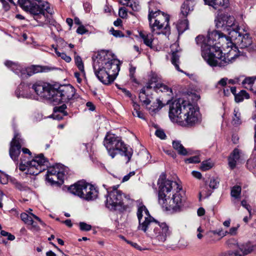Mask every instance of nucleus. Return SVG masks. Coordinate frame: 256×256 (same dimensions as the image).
Returning a JSON list of instances; mask_svg holds the SVG:
<instances>
[{
    "label": "nucleus",
    "instance_id": "8fccbe9b",
    "mask_svg": "<svg viewBox=\"0 0 256 256\" xmlns=\"http://www.w3.org/2000/svg\"><path fill=\"white\" fill-rule=\"evenodd\" d=\"M156 136L162 140H164L166 138V135L162 130L158 129L155 132Z\"/></svg>",
    "mask_w": 256,
    "mask_h": 256
},
{
    "label": "nucleus",
    "instance_id": "dca6fc26",
    "mask_svg": "<svg viewBox=\"0 0 256 256\" xmlns=\"http://www.w3.org/2000/svg\"><path fill=\"white\" fill-rule=\"evenodd\" d=\"M94 74L104 84H110L116 78L113 75H111L109 72H108V71L106 70L100 65L97 68V65L94 64Z\"/></svg>",
    "mask_w": 256,
    "mask_h": 256
},
{
    "label": "nucleus",
    "instance_id": "cd10ccee",
    "mask_svg": "<svg viewBox=\"0 0 256 256\" xmlns=\"http://www.w3.org/2000/svg\"><path fill=\"white\" fill-rule=\"evenodd\" d=\"M146 86L142 88L140 90L139 98L141 102L146 105L150 104L151 101L148 98V92H146Z\"/></svg>",
    "mask_w": 256,
    "mask_h": 256
},
{
    "label": "nucleus",
    "instance_id": "de8ad7c7",
    "mask_svg": "<svg viewBox=\"0 0 256 256\" xmlns=\"http://www.w3.org/2000/svg\"><path fill=\"white\" fill-rule=\"evenodd\" d=\"M185 162L186 163L192 164V163H199L200 162V158L198 156H194L185 160Z\"/></svg>",
    "mask_w": 256,
    "mask_h": 256
},
{
    "label": "nucleus",
    "instance_id": "603ef678",
    "mask_svg": "<svg viewBox=\"0 0 256 256\" xmlns=\"http://www.w3.org/2000/svg\"><path fill=\"white\" fill-rule=\"evenodd\" d=\"M241 193H231V196L233 198L232 201L236 203L241 198Z\"/></svg>",
    "mask_w": 256,
    "mask_h": 256
},
{
    "label": "nucleus",
    "instance_id": "052dcab7",
    "mask_svg": "<svg viewBox=\"0 0 256 256\" xmlns=\"http://www.w3.org/2000/svg\"><path fill=\"white\" fill-rule=\"evenodd\" d=\"M134 174H135V172L134 171L130 172L127 175L125 176L123 178L122 182H124L128 181L132 176H134Z\"/></svg>",
    "mask_w": 256,
    "mask_h": 256
},
{
    "label": "nucleus",
    "instance_id": "4d7b16f0",
    "mask_svg": "<svg viewBox=\"0 0 256 256\" xmlns=\"http://www.w3.org/2000/svg\"><path fill=\"white\" fill-rule=\"evenodd\" d=\"M0 182L2 184H6L7 183L8 180V176L4 174L3 172H2L0 174Z\"/></svg>",
    "mask_w": 256,
    "mask_h": 256
},
{
    "label": "nucleus",
    "instance_id": "f704fd0d",
    "mask_svg": "<svg viewBox=\"0 0 256 256\" xmlns=\"http://www.w3.org/2000/svg\"><path fill=\"white\" fill-rule=\"evenodd\" d=\"M164 104H162V101L160 99H157L156 102H154L152 107L153 108H150V110L152 112L154 113L158 112L163 106Z\"/></svg>",
    "mask_w": 256,
    "mask_h": 256
},
{
    "label": "nucleus",
    "instance_id": "79ce46f5",
    "mask_svg": "<svg viewBox=\"0 0 256 256\" xmlns=\"http://www.w3.org/2000/svg\"><path fill=\"white\" fill-rule=\"evenodd\" d=\"M21 220L26 224H32V219L30 216H28L26 213L23 212L20 214Z\"/></svg>",
    "mask_w": 256,
    "mask_h": 256
},
{
    "label": "nucleus",
    "instance_id": "58836bf2",
    "mask_svg": "<svg viewBox=\"0 0 256 256\" xmlns=\"http://www.w3.org/2000/svg\"><path fill=\"white\" fill-rule=\"evenodd\" d=\"M232 123L236 126L241 124L240 114L236 110H234V116L232 118Z\"/></svg>",
    "mask_w": 256,
    "mask_h": 256
},
{
    "label": "nucleus",
    "instance_id": "ddd939ff",
    "mask_svg": "<svg viewBox=\"0 0 256 256\" xmlns=\"http://www.w3.org/2000/svg\"><path fill=\"white\" fill-rule=\"evenodd\" d=\"M100 61L98 62L99 64H101L100 66L116 78L120 70V62L116 58H105Z\"/></svg>",
    "mask_w": 256,
    "mask_h": 256
},
{
    "label": "nucleus",
    "instance_id": "bb28decb",
    "mask_svg": "<svg viewBox=\"0 0 256 256\" xmlns=\"http://www.w3.org/2000/svg\"><path fill=\"white\" fill-rule=\"evenodd\" d=\"M82 200L87 201L93 200L98 198L97 193H72Z\"/></svg>",
    "mask_w": 256,
    "mask_h": 256
},
{
    "label": "nucleus",
    "instance_id": "72a5a7b5",
    "mask_svg": "<svg viewBox=\"0 0 256 256\" xmlns=\"http://www.w3.org/2000/svg\"><path fill=\"white\" fill-rule=\"evenodd\" d=\"M154 90L158 92V91L161 92H168V91L170 92H172V89L170 88L167 86L162 84V83H158L156 84V86H154Z\"/></svg>",
    "mask_w": 256,
    "mask_h": 256
},
{
    "label": "nucleus",
    "instance_id": "c03bdc74",
    "mask_svg": "<svg viewBox=\"0 0 256 256\" xmlns=\"http://www.w3.org/2000/svg\"><path fill=\"white\" fill-rule=\"evenodd\" d=\"M220 179L218 178H212L210 179L209 186L213 190L217 188L219 186Z\"/></svg>",
    "mask_w": 256,
    "mask_h": 256
},
{
    "label": "nucleus",
    "instance_id": "69168bd1",
    "mask_svg": "<svg viewBox=\"0 0 256 256\" xmlns=\"http://www.w3.org/2000/svg\"><path fill=\"white\" fill-rule=\"evenodd\" d=\"M132 114L134 116H136L137 117L142 118L144 119V117L143 116V114L141 112L140 110L134 111L132 112Z\"/></svg>",
    "mask_w": 256,
    "mask_h": 256
},
{
    "label": "nucleus",
    "instance_id": "0eeeda50",
    "mask_svg": "<svg viewBox=\"0 0 256 256\" xmlns=\"http://www.w3.org/2000/svg\"><path fill=\"white\" fill-rule=\"evenodd\" d=\"M51 92L52 101L56 104L68 102L79 97L76 93L74 87L70 84L62 85L57 88H54Z\"/></svg>",
    "mask_w": 256,
    "mask_h": 256
},
{
    "label": "nucleus",
    "instance_id": "2eb2a0df",
    "mask_svg": "<svg viewBox=\"0 0 256 256\" xmlns=\"http://www.w3.org/2000/svg\"><path fill=\"white\" fill-rule=\"evenodd\" d=\"M238 250L230 251L220 256H245L251 253L254 249V246L250 242L238 245Z\"/></svg>",
    "mask_w": 256,
    "mask_h": 256
},
{
    "label": "nucleus",
    "instance_id": "7ed1b4c3",
    "mask_svg": "<svg viewBox=\"0 0 256 256\" xmlns=\"http://www.w3.org/2000/svg\"><path fill=\"white\" fill-rule=\"evenodd\" d=\"M169 116L170 119L177 118L178 122H185L187 125L192 126L199 122L200 115L198 110L192 104L182 101L174 100L170 106Z\"/></svg>",
    "mask_w": 256,
    "mask_h": 256
},
{
    "label": "nucleus",
    "instance_id": "aec40b11",
    "mask_svg": "<svg viewBox=\"0 0 256 256\" xmlns=\"http://www.w3.org/2000/svg\"><path fill=\"white\" fill-rule=\"evenodd\" d=\"M64 173H58L54 175H46V179L52 185L60 186L64 182Z\"/></svg>",
    "mask_w": 256,
    "mask_h": 256
},
{
    "label": "nucleus",
    "instance_id": "a211bd4d",
    "mask_svg": "<svg viewBox=\"0 0 256 256\" xmlns=\"http://www.w3.org/2000/svg\"><path fill=\"white\" fill-rule=\"evenodd\" d=\"M54 88L48 85L34 84L32 86V90H34L38 95L42 98H46L52 101V95L51 91Z\"/></svg>",
    "mask_w": 256,
    "mask_h": 256
},
{
    "label": "nucleus",
    "instance_id": "5fc2aeb1",
    "mask_svg": "<svg viewBox=\"0 0 256 256\" xmlns=\"http://www.w3.org/2000/svg\"><path fill=\"white\" fill-rule=\"evenodd\" d=\"M118 14L122 18H125L127 16V11L125 8H120L119 9Z\"/></svg>",
    "mask_w": 256,
    "mask_h": 256
},
{
    "label": "nucleus",
    "instance_id": "f8f14e48",
    "mask_svg": "<svg viewBox=\"0 0 256 256\" xmlns=\"http://www.w3.org/2000/svg\"><path fill=\"white\" fill-rule=\"evenodd\" d=\"M216 22V28L223 30H230V28L236 26L234 18L228 14H221L217 17Z\"/></svg>",
    "mask_w": 256,
    "mask_h": 256
},
{
    "label": "nucleus",
    "instance_id": "f3484780",
    "mask_svg": "<svg viewBox=\"0 0 256 256\" xmlns=\"http://www.w3.org/2000/svg\"><path fill=\"white\" fill-rule=\"evenodd\" d=\"M105 197L106 206L110 210H116L118 206L122 204V193H108Z\"/></svg>",
    "mask_w": 256,
    "mask_h": 256
},
{
    "label": "nucleus",
    "instance_id": "9d476101",
    "mask_svg": "<svg viewBox=\"0 0 256 256\" xmlns=\"http://www.w3.org/2000/svg\"><path fill=\"white\" fill-rule=\"evenodd\" d=\"M239 29L240 28H238V26H236L232 28H230V30H228V32L229 34L228 37L226 36L223 34L224 36L220 38H224L226 40V41L227 42L226 44L228 48H231V50H229L227 54L226 58V60H228V58H230V57H233V58L230 59V62H232V60H233L235 56H236V54H234V56H231L232 54L234 52H236L235 50H234V49H236V47L235 46L232 47L233 44L231 42V40H236L235 42L236 43L238 42V38L240 37L242 35L239 32Z\"/></svg>",
    "mask_w": 256,
    "mask_h": 256
},
{
    "label": "nucleus",
    "instance_id": "6e6d98bb",
    "mask_svg": "<svg viewBox=\"0 0 256 256\" xmlns=\"http://www.w3.org/2000/svg\"><path fill=\"white\" fill-rule=\"evenodd\" d=\"M126 242H127L128 244H130L132 246L134 247V248H136V249H137L138 250H146V248H142L140 246H138V244H136V242H130L128 240H126Z\"/></svg>",
    "mask_w": 256,
    "mask_h": 256
},
{
    "label": "nucleus",
    "instance_id": "c756f323",
    "mask_svg": "<svg viewBox=\"0 0 256 256\" xmlns=\"http://www.w3.org/2000/svg\"><path fill=\"white\" fill-rule=\"evenodd\" d=\"M12 183L14 186L18 190L28 191L30 190V188L26 183H21L17 181L16 180H12Z\"/></svg>",
    "mask_w": 256,
    "mask_h": 256
},
{
    "label": "nucleus",
    "instance_id": "3c124183",
    "mask_svg": "<svg viewBox=\"0 0 256 256\" xmlns=\"http://www.w3.org/2000/svg\"><path fill=\"white\" fill-rule=\"evenodd\" d=\"M0 234L2 236H8V240H13L15 239L14 236L4 230H1Z\"/></svg>",
    "mask_w": 256,
    "mask_h": 256
},
{
    "label": "nucleus",
    "instance_id": "f03ea898",
    "mask_svg": "<svg viewBox=\"0 0 256 256\" xmlns=\"http://www.w3.org/2000/svg\"><path fill=\"white\" fill-rule=\"evenodd\" d=\"M137 216L139 221L138 228L144 231L151 238H156L164 242L171 234L168 226L166 223L159 224L152 218L144 206L138 208Z\"/></svg>",
    "mask_w": 256,
    "mask_h": 256
},
{
    "label": "nucleus",
    "instance_id": "c9c22d12",
    "mask_svg": "<svg viewBox=\"0 0 256 256\" xmlns=\"http://www.w3.org/2000/svg\"><path fill=\"white\" fill-rule=\"evenodd\" d=\"M214 166V163L210 160H204L202 162L200 169L203 171L209 170Z\"/></svg>",
    "mask_w": 256,
    "mask_h": 256
},
{
    "label": "nucleus",
    "instance_id": "5701e85b",
    "mask_svg": "<svg viewBox=\"0 0 256 256\" xmlns=\"http://www.w3.org/2000/svg\"><path fill=\"white\" fill-rule=\"evenodd\" d=\"M236 44L239 45L240 48H243L250 46L252 44V40L250 37L249 34L246 33L238 38V42Z\"/></svg>",
    "mask_w": 256,
    "mask_h": 256
},
{
    "label": "nucleus",
    "instance_id": "4c0bfd02",
    "mask_svg": "<svg viewBox=\"0 0 256 256\" xmlns=\"http://www.w3.org/2000/svg\"><path fill=\"white\" fill-rule=\"evenodd\" d=\"M74 60L78 68L79 69L80 71H81L82 73L84 74V66L82 58L80 56H77L75 57Z\"/></svg>",
    "mask_w": 256,
    "mask_h": 256
},
{
    "label": "nucleus",
    "instance_id": "13d9d810",
    "mask_svg": "<svg viewBox=\"0 0 256 256\" xmlns=\"http://www.w3.org/2000/svg\"><path fill=\"white\" fill-rule=\"evenodd\" d=\"M86 32H88V30H86L84 26L82 25L80 26L76 30L77 33L80 34H83Z\"/></svg>",
    "mask_w": 256,
    "mask_h": 256
},
{
    "label": "nucleus",
    "instance_id": "c85d7f7f",
    "mask_svg": "<svg viewBox=\"0 0 256 256\" xmlns=\"http://www.w3.org/2000/svg\"><path fill=\"white\" fill-rule=\"evenodd\" d=\"M44 70V68L42 66H32L30 67H28L26 68V71L27 73L28 76H31L32 74L42 72Z\"/></svg>",
    "mask_w": 256,
    "mask_h": 256
},
{
    "label": "nucleus",
    "instance_id": "a18cd8bd",
    "mask_svg": "<svg viewBox=\"0 0 256 256\" xmlns=\"http://www.w3.org/2000/svg\"><path fill=\"white\" fill-rule=\"evenodd\" d=\"M58 173H64L63 171H61L60 169L56 166H53L50 168L47 172L46 175H54Z\"/></svg>",
    "mask_w": 256,
    "mask_h": 256
},
{
    "label": "nucleus",
    "instance_id": "473e14b6",
    "mask_svg": "<svg viewBox=\"0 0 256 256\" xmlns=\"http://www.w3.org/2000/svg\"><path fill=\"white\" fill-rule=\"evenodd\" d=\"M177 52L178 50L172 52V54L171 62L178 71L182 72V71L180 68L178 64L180 56L178 55Z\"/></svg>",
    "mask_w": 256,
    "mask_h": 256
},
{
    "label": "nucleus",
    "instance_id": "37998d69",
    "mask_svg": "<svg viewBox=\"0 0 256 256\" xmlns=\"http://www.w3.org/2000/svg\"><path fill=\"white\" fill-rule=\"evenodd\" d=\"M66 108V106L65 104H63L60 106H55L54 108V112H60L63 114V116H66L68 113L64 111Z\"/></svg>",
    "mask_w": 256,
    "mask_h": 256
},
{
    "label": "nucleus",
    "instance_id": "4be33fe9",
    "mask_svg": "<svg viewBox=\"0 0 256 256\" xmlns=\"http://www.w3.org/2000/svg\"><path fill=\"white\" fill-rule=\"evenodd\" d=\"M196 2L194 0H186L182 4L181 8L180 14L184 18L186 17L188 13L192 11Z\"/></svg>",
    "mask_w": 256,
    "mask_h": 256
},
{
    "label": "nucleus",
    "instance_id": "a19ab883",
    "mask_svg": "<svg viewBox=\"0 0 256 256\" xmlns=\"http://www.w3.org/2000/svg\"><path fill=\"white\" fill-rule=\"evenodd\" d=\"M52 47L54 48V51L57 54V56L59 57H61V58L64 60L66 62H69L71 61V58L70 56H67L64 52H60L58 51L56 48H54V46L52 45Z\"/></svg>",
    "mask_w": 256,
    "mask_h": 256
},
{
    "label": "nucleus",
    "instance_id": "774afa93",
    "mask_svg": "<svg viewBox=\"0 0 256 256\" xmlns=\"http://www.w3.org/2000/svg\"><path fill=\"white\" fill-rule=\"evenodd\" d=\"M63 114H58L56 112H54V114H52V116L53 118L55 120H61L63 118Z\"/></svg>",
    "mask_w": 256,
    "mask_h": 256
},
{
    "label": "nucleus",
    "instance_id": "6e6552de",
    "mask_svg": "<svg viewBox=\"0 0 256 256\" xmlns=\"http://www.w3.org/2000/svg\"><path fill=\"white\" fill-rule=\"evenodd\" d=\"M48 162L44 154H40L35 156L31 160L24 162L22 160L20 169L24 171L26 170V168H28V170L30 174L37 175L44 170V168H42V166H44Z\"/></svg>",
    "mask_w": 256,
    "mask_h": 256
},
{
    "label": "nucleus",
    "instance_id": "bf43d9fd",
    "mask_svg": "<svg viewBox=\"0 0 256 256\" xmlns=\"http://www.w3.org/2000/svg\"><path fill=\"white\" fill-rule=\"evenodd\" d=\"M136 71V68L134 66H131L130 68V76L131 78L133 79V81L136 82V79L134 78V74Z\"/></svg>",
    "mask_w": 256,
    "mask_h": 256
},
{
    "label": "nucleus",
    "instance_id": "423d86ee",
    "mask_svg": "<svg viewBox=\"0 0 256 256\" xmlns=\"http://www.w3.org/2000/svg\"><path fill=\"white\" fill-rule=\"evenodd\" d=\"M184 200V193H158V195L159 204L170 214L179 211Z\"/></svg>",
    "mask_w": 256,
    "mask_h": 256
},
{
    "label": "nucleus",
    "instance_id": "4468645a",
    "mask_svg": "<svg viewBox=\"0 0 256 256\" xmlns=\"http://www.w3.org/2000/svg\"><path fill=\"white\" fill-rule=\"evenodd\" d=\"M68 190L70 192H82L83 190L86 191L89 190L88 192H98V189L94 185L86 182L84 180H82L70 185L68 188Z\"/></svg>",
    "mask_w": 256,
    "mask_h": 256
},
{
    "label": "nucleus",
    "instance_id": "39448f33",
    "mask_svg": "<svg viewBox=\"0 0 256 256\" xmlns=\"http://www.w3.org/2000/svg\"><path fill=\"white\" fill-rule=\"evenodd\" d=\"M104 144L112 158L119 153L127 158L126 162L130 161L132 155V150L128 149L120 138L108 133L104 138Z\"/></svg>",
    "mask_w": 256,
    "mask_h": 256
},
{
    "label": "nucleus",
    "instance_id": "f257e3e1",
    "mask_svg": "<svg viewBox=\"0 0 256 256\" xmlns=\"http://www.w3.org/2000/svg\"><path fill=\"white\" fill-rule=\"evenodd\" d=\"M224 36L223 33L214 31L208 35L206 42H204L206 40L203 36L199 35L196 38V44H201L202 56L210 66L224 67L229 64L230 59L233 58H228L226 60V56H222L220 46L216 45V39L218 40Z\"/></svg>",
    "mask_w": 256,
    "mask_h": 256
},
{
    "label": "nucleus",
    "instance_id": "a878e982",
    "mask_svg": "<svg viewBox=\"0 0 256 256\" xmlns=\"http://www.w3.org/2000/svg\"><path fill=\"white\" fill-rule=\"evenodd\" d=\"M140 37L142 39L144 44L147 46L152 48V42L153 41V35L150 33L140 32H139Z\"/></svg>",
    "mask_w": 256,
    "mask_h": 256
},
{
    "label": "nucleus",
    "instance_id": "393cba45",
    "mask_svg": "<svg viewBox=\"0 0 256 256\" xmlns=\"http://www.w3.org/2000/svg\"><path fill=\"white\" fill-rule=\"evenodd\" d=\"M172 147L180 155L186 156L188 154V152L186 149L184 148L180 141H173Z\"/></svg>",
    "mask_w": 256,
    "mask_h": 256
},
{
    "label": "nucleus",
    "instance_id": "2f4dec72",
    "mask_svg": "<svg viewBox=\"0 0 256 256\" xmlns=\"http://www.w3.org/2000/svg\"><path fill=\"white\" fill-rule=\"evenodd\" d=\"M250 96L244 90H242L236 94H235V101L236 102H242L244 98L248 99Z\"/></svg>",
    "mask_w": 256,
    "mask_h": 256
},
{
    "label": "nucleus",
    "instance_id": "9b49d317",
    "mask_svg": "<svg viewBox=\"0 0 256 256\" xmlns=\"http://www.w3.org/2000/svg\"><path fill=\"white\" fill-rule=\"evenodd\" d=\"M23 144V140L20 138L18 133H15L14 136L10 143L9 150L10 156L14 161H18L20 154V150Z\"/></svg>",
    "mask_w": 256,
    "mask_h": 256
},
{
    "label": "nucleus",
    "instance_id": "e433bc0d",
    "mask_svg": "<svg viewBox=\"0 0 256 256\" xmlns=\"http://www.w3.org/2000/svg\"><path fill=\"white\" fill-rule=\"evenodd\" d=\"M124 2H126V4H123V5H126V6L130 8L134 11L138 10L139 5L134 0H124Z\"/></svg>",
    "mask_w": 256,
    "mask_h": 256
},
{
    "label": "nucleus",
    "instance_id": "e2e57ef3",
    "mask_svg": "<svg viewBox=\"0 0 256 256\" xmlns=\"http://www.w3.org/2000/svg\"><path fill=\"white\" fill-rule=\"evenodd\" d=\"M242 190V188L239 185H236L234 186L231 190L232 192H241Z\"/></svg>",
    "mask_w": 256,
    "mask_h": 256
},
{
    "label": "nucleus",
    "instance_id": "1a4fd4ad",
    "mask_svg": "<svg viewBox=\"0 0 256 256\" xmlns=\"http://www.w3.org/2000/svg\"><path fill=\"white\" fill-rule=\"evenodd\" d=\"M158 192H170L174 191L179 192L182 190V186L176 182L172 181L166 179V174L162 172L158 180Z\"/></svg>",
    "mask_w": 256,
    "mask_h": 256
},
{
    "label": "nucleus",
    "instance_id": "49530a36",
    "mask_svg": "<svg viewBox=\"0 0 256 256\" xmlns=\"http://www.w3.org/2000/svg\"><path fill=\"white\" fill-rule=\"evenodd\" d=\"M110 32L116 38H122L124 37V35L122 34V32L120 30H114L113 28H112Z\"/></svg>",
    "mask_w": 256,
    "mask_h": 256
},
{
    "label": "nucleus",
    "instance_id": "864d4df0",
    "mask_svg": "<svg viewBox=\"0 0 256 256\" xmlns=\"http://www.w3.org/2000/svg\"><path fill=\"white\" fill-rule=\"evenodd\" d=\"M179 27L182 28L184 30H186L188 29V20L187 19H185L184 20V21L180 22Z\"/></svg>",
    "mask_w": 256,
    "mask_h": 256
},
{
    "label": "nucleus",
    "instance_id": "6ab92c4d",
    "mask_svg": "<svg viewBox=\"0 0 256 256\" xmlns=\"http://www.w3.org/2000/svg\"><path fill=\"white\" fill-rule=\"evenodd\" d=\"M205 4L212 6L215 10L226 8L229 4L228 0H204Z\"/></svg>",
    "mask_w": 256,
    "mask_h": 256
},
{
    "label": "nucleus",
    "instance_id": "ea45409f",
    "mask_svg": "<svg viewBox=\"0 0 256 256\" xmlns=\"http://www.w3.org/2000/svg\"><path fill=\"white\" fill-rule=\"evenodd\" d=\"M248 168L254 173H256V158L250 159L247 162Z\"/></svg>",
    "mask_w": 256,
    "mask_h": 256
},
{
    "label": "nucleus",
    "instance_id": "20e7f679",
    "mask_svg": "<svg viewBox=\"0 0 256 256\" xmlns=\"http://www.w3.org/2000/svg\"><path fill=\"white\" fill-rule=\"evenodd\" d=\"M148 20L152 33L164 35L170 34V18L159 10L154 8V4L150 3L148 6Z\"/></svg>",
    "mask_w": 256,
    "mask_h": 256
},
{
    "label": "nucleus",
    "instance_id": "0e129e2a",
    "mask_svg": "<svg viewBox=\"0 0 256 256\" xmlns=\"http://www.w3.org/2000/svg\"><path fill=\"white\" fill-rule=\"evenodd\" d=\"M4 64L7 67L12 68L16 66V63L13 62L10 60H6L4 62Z\"/></svg>",
    "mask_w": 256,
    "mask_h": 256
},
{
    "label": "nucleus",
    "instance_id": "b1692460",
    "mask_svg": "<svg viewBox=\"0 0 256 256\" xmlns=\"http://www.w3.org/2000/svg\"><path fill=\"white\" fill-rule=\"evenodd\" d=\"M22 88V98H30L32 97V86L30 84L22 82L20 84Z\"/></svg>",
    "mask_w": 256,
    "mask_h": 256
},
{
    "label": "nucleus",
    "instance_id": "7c9ffc66",
    "mask_svg": "<svg viewBox=\"0 0 256 256\" xmlns=\"http://www.w3.org/2000/svg\"><path fill=\"white\" fill-rule=\"evenodd\" d=\"M158 79L159 78L157 74H152L150 76V79L146 84V90H148L152 88H154V86H156V84L158 83Z\"/></svg>",
    "mask_w": 256,
    "mask_h": 256
},
{
    "label": "nucleus",
    "instance_id": "09e8293b",
    "mask_svg": "<svg viewBox=\"0 0 256 256\" xmlns=\"http://www.w3.org/2000/svg\"><path fill=\"white\" fill-rule=\"evenodd\" d=\"M80 230L82 231H88L92 228V226L90 224H87L84 222H80L79 224Z\"/></svg>",
    "mask_w": 256,
    "mask_h": 256
},
{
    "label": "nucleus",
    "instance_id": "680f3d73",
    "mask_svg": "<svg viewBox=\"0 0 256 256\" xmlns=\"http://www.w3.org/2000/svg\"><path fill=\"white\" fill-rule=\"evenodd\" d=\"M7 200V196L4 194V193H0V208L2 207V202H4Z\"/></svg>",
    "mask_w": 256,
    "mask_h": 256
},
{
    "label": "nucleus",
    "instance_id": "338daca9",
    "mask_svg": "<svg viewBox=\"0 0 256 256\" xmlns=\"http://www.w3.org/2000/svg\"><path fill=\"white\" fill-rule=\"evenodd\" d=\"M241 204L242 206L245 208L248 212L249 214L251 213V210L250 209V206L248 204H247L245 200H243L241 202Z\"/></svg>",
    "mask_w": 256,
    "mask_h": 256
},
{
    "label": "nucleus",
    "instance_id": "412c9836",
    "mask_svg": "<svg viewBox=\"0 0 256 256\" xmlns=\"http://www.w3.org/2000/svg\"><path fill=\"white\" fill-rule=\"evenodd\" d=\"M240 152L238 148H235L228 156V166L231 169L235 168L236 163L239 162L240 158Z\"/></svg>",
    "mask_w": 256,
    "mask_h": 256
}]
</instances>
